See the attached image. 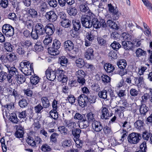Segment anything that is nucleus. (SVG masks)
Instances as JSON below:
<instances>
[{"label":"nucleus","instance_id":"nucleus-60","mask_svg":"<svg viewBox=\"0 0 152 152\" xmlns=\"http://www.w3.org/2000/svg\"><path fill=\"white\" fill-rule=\"evenodd\" d=\"M33 43L30 40H26L22 42V45L27 48L32 46Z\"/></svg>","mask_w":152,"mask_h":152},{"label":"nucleus","instance_id":"nucleus-37","mask_svg":"<svg viewBox=\"0 0 152 152\" xmlns=\"http://www.w3.org/2000/svg\"><path fill=\"white\" fill-rule=\"evenodd\" d=\"M27 143L32 147L36 146V142L33 137L29 136L26 140Z\"/></svg>","mask_w":152,"mask_h":152},{"label":"nucleus","instance_id":"nucleus-39","mask_svg":"<svg viewBox=\"0 0 152 152\" xmlns=\"http://www.w3.org/2000/svg\"><path fill=\"white\" fill-rule=\"evenodd\" d=\"M58 78V81L61 82L62 83H66L67 80V76L63 74L61 75H58L56 76ZM66 83H65V84Z\"/></svg>","mask_w":152,"mask_h":152},{"label":"nucleus","instance_id":"nucleus-42","mask_svg":"<svg viewBox=\"0 0 152 152\" xmlns=\"http://www.w3.org/2000/svg\"><path fill=\"white\" fill-rule=\"evenodd\" d=\"M95 33H96V31H92L90 33H88L86 36L87 39L90 41L94 40L95 36L94 34Z\"/></svg>","mask_w":152,"mask_h":152},{"label":"nucleus","instance_id":"nucleus-27","mask_svg":"<svg viewBox=\"0 0 152 152\" xmlns=\"http://www.w3.org/2000/svg\"><path fill=\"white\" fill-rule=\"evenodd\" d=\"M68 61V59L64 56L59 57L58 58V63L61 66H66Z\"/></svg>","mask_w":152,"mask_h":152},{"label":"nucleus","instance_id":"nucleus-56","mask_svg":"<svg viewBox=\"0 0 152 152\" xmlns=\"http://www.w3.org/2000/svg\"><path fill=\"white\" fill-rule=\"evenodd\" d=\"M53 38L50 36L47 35L43 41L44 44L45 45H48L52 41Z\"/></svg>","mask_w":152,"mask_h":152},{"label":"nucleus","instance_id":"nucleus-22","mask_svg":"<svg viewBox=\"0 0 152 152\" xmlns=\"http://www.w3.org/2000/svg\"><path fill=\"white\" fill-rule=\"evenodd\" d=\"M64 122L65 126L68 129H73L76 125L75 123L71 120H65Z\"/></svg>","mask_w":152,"mask_h":152},{"label":"nucleus","instance_id":"nucleus-40","mask_svg":"<svg viewBox=\"0 0 152 152\" xmlns=\"http://www.w3.org/2000/svg\"><path fill=\"white\" fill-rule=\"evenodd\" d=\"M10 119L12 122L15 124H17L19 122V120L15 113H12L11 114Z\"/></svg>","mask_w":152,"mask_h":152},{"label":"nucleus","instance_id":"nucleus-46","mask_svg":"<svg viewBox=\"0 0 152 152\" xmlns=\"http://www.w3.org/2000/svg\"><path fill=\"white\" fill-rule=\"evenodd\" d=\"M86 118L85 114H81L79 113H76L74 116V118L75 120L82 121Z\"/></svg>","mask_w":152,"mask_h":152},{"label":"nucleus","instance_id":"nucleus-20","mask_svg":"<svg viewBox=\"0 0 152 152\" xmlns=\"http://www.w3.org/2000/svg\"><path fill=\"white\" fill-rule=\"evenodd\" d=\"M35 31L39 35H43L45 33V28L43 25L40 23H38L35 26Z\"/></svg>","mask_w":152,"mask_h":152},{"label":"nucleus","instance_id":"nucleus-57","mask_svg":"<svg viewBox=\"0 0 152 152\" xmlns=\"http://www.w3.org/2000/svg\"><path fill=\"white\" fill-rule=\"evenodd\" d=\"M121 37L123 39L127 40L126 41L130 40L132 37L131 35H130L129 34L126 32L122 33L121 34Z\"/></svg>","mask_w":152,"mask_h":152},{"label":"nucleus","instance_id":"nucleus-4","mask_svg":"<svg viewBox=\"0 0 152 152\" xmlns=\"http://www.w3.org/2000/svg\"><path fill=\"white\" fill-rule=\"evenodd\" d=\"M141 139V134L135 132L130 134L127 138L128 141L130 143L133 144H137Z\"/></svg>","mask_w":152,"mask_h":152},{"label":"nucleus","instance_id":"nucleus-41","mask_svg":"<svg viewBox=\"0 0 152 152\" xmlns=\"http://www.w3.org/2000/svg\"><path fill=\"white\" fill-rule=\"evenodd\" d=\"M39 81V77L36 75H32L30 78V82L33 85H36Z\"/></svg>","mask_w":152,"mask_h":152},{"label":"nucleus","instance_id":"nucleus-1","mask_svg":"<svg viewBox=\"0 0 152 152\" xmlns=\"http://www.w3.org/2000/svg\"><path fill=\"white\" fill-rule=\"evenodd\" d=\"M19 69L27 76L31 75V73L34 72L32 63L29 61H24L21 62L18 66Z\"/></svg>","mask_w":152,"mask_h":152},{"label":"nucleus","instance_id":"nucleus-43","mask_svg":"<svg viewBox=\"0 0 152 152\" xmlns=\"http://www.w3.org/2000/svg\"><path fill=\"white\" fill-rule=\"evenodd\" d=\"M57 111V110H52L50 112V115L51 118L54 120L57 119L58 117V115Z\"/></svg>","mask_w":152,"mask_h":152},{"label":"nucleus","instance_id":"nucleus-30","mask_svg":"<svg viewBox=\"0 0 152 152\" xmlns=\"http://www.w3.org/2000/svg\"><path fill=\"white\" fill-rule=\"evenodd\" d=\"M41 100L42 104V106L44 108H47L49 106L50 103L47 97H42Z\"/></svg>","mask_w":152,"mask_h":152},{"label":"nucleus","instance_id":"nucleus-58","mask_svg":"<svg viewBox=\"0 0 152 152\" xmlns=\"http://www.w3.org/2000/svg\"><path fill=\"white\" fill-rule=\"evenodd\" d=\"M44 108L40 104H39L34 107L35 112L37 113H40L42 112V110Z\"/></svg>","mask_w":152,"mask_h":152},{"label":"nucleus","instance_id":"nucleus-51","mask_svg":"<svg viewBox=\"0 0 152 152\" xmlns=\"http://www.w3.org/2000/svg\"><path fill=\"white\" fill-rule=\"evenodd\" d=\"M41 43L40 42H37L34 46V49L37 52H39L42 50L43 47Z\"/></svg>","mask_w":152,"mask_h":152},{"label":"nucleus","instance_id":"nucleus-45","mask_svg":"<svg viewBox=\"0 0 152 152\" xmlns=\"http://www.w3.org/2000/svg\"><path fill=\"white\" fill-rule=\"evenodd\" d=\"M4 46L6 50L8 52H11L12 51L13 46L9 42L4 43Z\"/></svg>","mask_w":152,"mask_h":152},{"label":"nucleus","instance_id":"nucleus-49","mask_svg":"<svg viewBox=\"0 0 152 152\" xmlns=\"http://www.w3.org/2000/svg\"><path fill=\"white\" fill-rule=\"evenodd\" d=\"M62 146L64 148L70 147L72 145V142L70 140L65 139L61 142Z\"/></svg>","mask_w":152,"mask_h":152},{"label":"nucleus","instance_id":"nucleus-63","mask_svg":"<svg viewBox=\"0 0 152 152\" xmlns=\"http://www.w3.org/2000/svg\"><path fill=\"white\" fill-rule=\"evenodd\" d=\"M28 13L31 15L32 17H36L37 15V12L36 11L33 9H30L28 11Z\"/></svg>","mask_w":152,"mask_h":152},{"label":"nucleus","instance_id":"nucleus-52","mask_svg":"<svg viewBox=\"0 0 152 152\" xmlns=\"http://www.w3.org/2000/svg\"><path fill=\"white\" fill-rule=\"evenodd\" d=\"M23 130L18 129L15 133V136L18 138H22L23 137Z\"/></svg>","mask_w":152,"mask_h":152},{"label":"nucleus","instance_id":"nucleus-32","mask_svg":"<svg viewBox=\"0 0 152 152\" xmlns=\"http://www.w3.org/2000/svg\"><path fill=\"white\" fill-rule=\"evenodd\" d=\"M75 63L76 66L80 68H82L85 65L84 60L80 58L77 59L75 61Z\"/></svg>","mask_w":152,"mask_h":152},{"label":"nucleus","instance_id":"nucleus-34","mask_svg":"<svg viewBox=\"0 0 152 152\" xmlns=\"http://www.w3.org/2000/svg\"><path fill=\"white\" fill-rule=\"evenodd\" d=\"M67 12L68 14L71 16L75 15L77 12V10L75 7H70L67 10Z\"/></svg>","mask_w":152,"mask_h":152},{"label":"nucleus","instance_id":"nucleus-25","mask_svg":"<svg viewBox=\"0 0 152 152\" xmlns=\"http://www.w3.org/2000/svg\"><path fill=\"white\" fill-rule=\"evenodd\" d=\"M23 23L28 29L32 28L34 26V22L33 21L30 19L24 20L23 21Z\"/></svg>","mask_w":152,"mask_h":152},{"label":"nucleus","instance_id":"nucleus-13","mask_svg":"<svg viewBox=\"0 0 152 152\" xmlns=\"http://www.w3.org/2000/svg\"><path fill=\"white\" fill-rule=\"evenodd\" d=\"M119 125L123 129V132H126V130L131 128L130 123L123 120H122L119 122Z\"/></svg>","mask_w":152,"mask_h":152},{"label":"nucleus","instance_id":"nucleus-11","mask_svg":"<svg viewBox=\"0 0 152 152\" xmlns=\"http://www.w3.org/2000/svg\"><path fill=\"white\" fill-rule=\"evenodd\" d=\"M45 16L46 18L51 22L55 21L57 18L56 15L53 11H52L47 12Z\"/></svg>","mask_w":152,"mask_h":152},{"label":"nucleus","instance_id":"nucleus-3","mask_svg":"<svg viewBox=\"0 0 152 152\" xmlns=\"http://www.w3.org/2000/svg\"><path fill=\"white\" fill-rule=\"evenodd\" d=\"M127 62L124 59H121L117 62V65L120 68L119 74L121 76H123L127 74V69H125L127 65Z\"/></svg>","mask_w":152,"mask_h":152},{"label":"nucleus","instance_id":"nucleus-9","mask_svg":"<svg viewBox=\"0 0 152 152\" xmlns=\"http://www.w3.org/2000/svg\"><path fill=\"white\" fill-rule=\"evenodd\" d=\"M47 79L50 81H53L56 78L55 70H53L50 68H48L45 72Z\"/></svg>","mask_w":152,"mask_h":152},{"label":"nucleus","instance_id":"nucleus-19","mask_svg":"<svg viewBox=\"0 0 152 152\" xmlns=\"http://www.w3.org/2000/svg\"><path fill=\"white\" fill-rule=\"evenodd\" d=\"M9 80L10 82V80L12 81L13 79V75L17 76L18 74V72L17 69L14 66H12L10 70L8 72Z\"/></svg>","mask_w":152,"mask_h":152},{"label":"nucleus","instance_id":"nucleus-26","mask_svg":"<svg viewBox=\"0 0 152 152\" xmlns=\"http://www.w3.org/2000/svg\"><path fill=\"white\" fill-rule=\"evenodd\" d=\"M105 99H107V100L109 99L110 98H112L114 96L113 92L110 88L108 89V90H105Z\"/></svg>","mask_w":152,"mask_h":152},{"label":"nucleus","instance_id":"nucleus-31","mask_svg":"<svg viewBox=\"0 0 152 152\" xmlns=\"http://www.w3.org/2000/svg\"><path fill=\"white\" fill-rule=\"evenodd\" d=\"M61 26L64 28L69 27L71 25V21L67 19L61 20Z\"/></svg>","mask_w":152,"mask_h":152},{"label":"nucleus","instance_id":"nucleus-17","mask_svg":"<svg viewBox=\"0 0 152 152\" xmlns=\"http://www.w3.org/2000/svg\"><path fill=\"white\" fill-rule=\"evenodd\" d=\"M122 47L126 50H133V43L129 41L124 40L122 42Z\"/></svg>","mask_w":152,"mask_h":152},{"label":"nucleus","instance_id":"nucleus-24","mask_svg":"<svg viewBox=\"0 0 152 152\" xmlns=\"http://www.w3.org/2000/svg\"><path fill=\"white\" fill-rule=\"evenodd\" d=\"M112 15V18L114 20H117L120 16L118 9L114 8L109 11Z\"/></svg>","mask_w":152,"mask_h":152},{"label":"nucleus","instance_id":"nucleus-33","mask_svg":"<svg viewBox=\"0 0 152 152\" xmlns=\"http://www.w3.org/2000/svg\"><path fill=\"white\" fill-rule=\"evenodd\" d=\"M105 71L107 73H111L113 72L115 69V67L113 65L110 63H105Z\"/></svg>","mask_w":152,"mask_h":152},{"label":"nucleus","instance_id":"nucleus-8","mask_svg":"<svg viewBox=\"0 0 152 152\" xmlns=\"http://www.w3.org/2000/svg\"><path fill=\"white\" fill-rule=\"evenodd\" d=\"M80 11L83 13H84L85 15L94 16V14L89 9L87 4H81L79 7Z\"/></svg>","mask_w":152,"mask_h":152},{"label":"nucleus","instance_id":"nucleus-64","mask_svg":"<svg viewBox=\"0 0 152 152\" xmlns=\"http://www.w3.org/2000/svg\"><path fill=\"white\" fill-rule=\"evenodd\" d=\"M58 135V133H54L51 135L50 139L51 141L54 143H55L57 141V137Z\"/></svg>","mask_w":152,"mask_h":152},{"label":"nucleus","instance_id":"nucleus-61","mask_svg":"<svg viewBox=\"0 0 152 152\" xmlns=\"http://www.w3.org/2000/svg\"><path fill=\"white\" fill-rule=\"evenodd\" d=\"M87 97L88 98L87 102H89L90 103H93L95 102L96 98L95 96L88 95Z\"/></svg>","mask_w":152,"mask_h":152},{"label":"nucleus","instance_id":"nucleus-10","mask_svg":"<svg viewBox=\"0 0 152 152\" xmlns=\"http://www.w3.org/2000/svg\"><path fill=\"white\" fill-rule=\"evenodd\" d=\"M93 17L92 19L91 27L93 26L96 29L99 28L101 26L104 27V21L103 22V20H102V22H101V20L99 21L98 19L95 18V15Z\"/></svg>","mask_w":152,"mask_h":152},{"label":"nucleus","instance_id":"nucleus-28","mask_svg":"<svg viewBox=\"0 0 152 152\" xmlns=\"http://www.w3.org/2000/svg\"><path fill=\"white\" fill-rule=\"evenodd\" d=\"M148 108L144 104H141L140 107V112L141 114L145 115L148 110Z\"/></svg>","mask_w":152,"mask_h":152},{"label":"nucleus","instance_id":"nucleus-36","mask_svg":"<svg viewBox=\"0 0 152 152\" xmlns=\"http://www.w3.org/2000/svg\"><path fill=\"white\" fill-rule=\"evenodd\" d=\"M135 53L136 56L138 57L144 56L146 55V52L140 48H138L136 50Z\"/></svg>","mask_w":152,"mask_h":152},{"label":"nucleus","instance_id":"nucleus-16","mask_svg":"<svg viewBox=\"0 0 152 152\" xmlns=\"http://www.w3.org/2000/svg\"><path fill=\"white\" fill-rule=\"evenodd\" d=\"M64 49L67 52H70L74 47L72 42L70 40L65 41L64 43Z\"/></svg>","mask_w":152,"mask_h":152},{"label":"nucleus","instance_id":"nucleus-23","mask_svg":"<svg viewBox=\"0 0 152 152\" xmlns=\"http://www.w3.org/2000/svg\"><path fill=\"white\" fill-rule=\"evenodd\" d=\"M9 75L7 72L4 71L0 72V82H2L4 80L7 79V81L9 83H11L12 80H10V82L9 79Z\"/></svg>","mask_w":152,"mask_h":152},{"label":"nucleus","instance_id":"nucleus-53","mask_svg":"<svg viewBox=\"0 0 152 152\" xmlns=\"http://www.w3.org/2000/svg\"><path fill=\"white\" fill-rule=\"evenodd\" d=\"M94 115L92 112H90L87 114L86 117L87 118V120L88 122L94 121Z\"/></svg>","mask_w":152,"mask_h":152},{"label":"nucleus","instance_id":"nucleus-21","mask_svg":"<svg viewBox=\"0 0 152 152\" xmlns=\"http://www.w3.org/2000/svg\"><path fill=\"white\" fill-rule=\"evenodd\" d=\"M92 125L93 129L96 132L100 131L102 128V126L100 123L96 121H93Z\"/></svg>","mask_w":152,"mask_h":152},{"label":"nucleus","instance_id":"nucleus-29","mask_svg":"<svg viewBox=\"0 0 152 152\" xmlns=\"http://www.w3.org/2000/svg\"><path fill=\"white\" fill-rule=\"evenodd\" d=\"M144 122L141 120H137L134 124V127L137 129L141 130L143 128Z\"/></svg>","mask_w":152,"mask_h":152},{"label":"nucleus","instance_id":"nucleus-62","mask_svg":"<svg viewBox=\"0 0 152 152\" xmlns=\"http://www.w3.org/2000/svg\"><path fill=\"white\" fill-rule=\"evenodd\" d=\"M4 108H6L8 110H13L14 108V104L12 102H11L3 106Z\"/></svg>","mask_w":152,"mask_h":152},{"label":"nucleus","instance_id":"nucleus-55","mask_svg":"<svg viewBox=\"0 0 152 152\" xmlns=\"http://www.w3.org/2000/svg\"><path fill=\"white\" fill-rule=\"evenodd\" d=\"M111 47L112 48L116 50H118L121 47L120 44L117 41H114L111 45Z\"/></svg>","mask_w":152,"mask_h":152},{"label":"nucleus","instance_id":"nucleus-50","mask_svg":"<svg viewBox=\"0 0 152 152\" xmlns=\"http://www.w3.org/2000/svg\"><path fill=\"white\" fill-rule=\"evenodd\" d=\"M81 132V130L79 129H76L73 131L72 133L73 136H74V138H79Z\"/></svg>","mask_w":152,"mask_h":152},{"label":"nucleus","instance_id":"nucleus-2","mask_svg":"<svg viewBox=\"0 0 152 152\" xmlns=\"http://www.w3.org/2000/svg\"><path fill=\"white\" fill-rule=\"evenodd\" d=\"M61 43L58 39H55L53 40L52 47L48 48L49 53L52 55L56 56L59 53L58 49L60 48Z\"/></svg>","mask_w":152,"mask_h":152},{"label":"nucleus","instance_id":"nucleus-18","mask_svg":"<svg viewBox=\"0 0 152 152\" xmlns=\"http://www.w3.org/2000/svg\"><path fill=\"white\" fill-rule=\"evenodd\" d=\"M94 52L92 48H88L85 53V57L88 60L93 59L94 58Z\"/></svg>","mask_w":152,"mask_h":152},{"label":"nucleus","instance_id":"nucleus-12","mask_svg":"<svg viewBox=\"0 0 152 152\" xmlns=\"http://www.w3.org/2000/svg\"><path fill=\"white\" fill-rule=\"evenodd\" d=\"M78 101L79 105L82 107H84L87 105L88 98L85 95L81 94L78 97Z\"/></svg>","mask_w":152,"mask_h":152},{"label":"nucleus","instance_id":"nucleus-44","mask_svg":"<svg viewBox=\"0 0 152 152\" xmlns=\"http://www.w3.org/2000/svg\"><path fill=\"white\" fill-rule=\"evenodd\" d=\"M16 56L14 53L8 54L6 56V58L10 62H12L16 59Z\"/></svg>","mask_w":152,"mask_h":152},{"label":"nucleus","instance_id":"nucleus-48","mask_svg":"<svg viewBox=\"0 0 152 152\" xmlns=\"http://www.w3.org/2000/svg\"><path fill=\"white\" fill-rule=\"evenodd\" d=\"M74 140L76 143V146L77 148H80L83 146V142L78 138H74Z\"/></svg>","mask_w":152,"mask_h":152},{"label":"nucleus","instance_id":"nucleus-5","mask_svg":"<svg viewBox=\"0 0 152 152\" xmlns=\"http://www.w3.org/2000/svg\"><path fill=\"white\" fill-rule=\"evenodd\" d=\"M94 16L89 15V16L84 15L81 18V21L83 26L86 28H90L91 27L92 19Z\"/></svg>","mask_w":152,"mask_h":152},{"label":"nucleus","instance_id":"nucleus-38","mask_svg":"<svg viewBox=\"0 0 152 152\" xmlns=\"http://www.w3.org/2000/svg\"><path fill=\"white\" fill-rule=\"evenodd\" d=\"M72 23L74 29L75 31H78L81 27V24L78 20H73Z\"/></svg>","mask_w":152,"mask_h":152},{"label":"nucleus","instance_id":"nucleus-15","mask_svg":"<svg viewBox=\"0 0 152 152\" xmlns=\"http://www.w3.org/2000/svg\"><path fill=\"white\" fill-rule=\"evenodd\" d=\"M48 9L47 4L46 2L41 0L39 2V6L38 7V10L39 12H45Z\"/></svg>","mask_w":152,"mask_h":152},{"label":"nucleus","instance_id":"nucleus-59","mask_svg":"<svg viewBox=\"0 0 152 152\" xmlns=\"http://www.w3.org/2000/svg\"><path fill=\"white\" fill-rule=\"evenodd\" d=\"M28 102L25 99H23L19 102V104L21 107L25 108L27 106Z\"/></svg>","mask_w":152,"mask_h":152},{"label":"nucleus","instance_id":"nucleus-35","mask_svg":"<svg viewBox=\"0 0 152 152\" xmlns=\"http://www.w3.org/2000/svg\"><path fill=\"white\" fill-rule=\"evenodd\" d=\"M89 125V122L87 121L86 118L84 119L82 121L81 123L79 124V127L81 129L86 128L88 127Z\"/></svg>","mask_w":152,"mask_h":152},{"label":"nucleus","instance_id":"nucleus-14","mask_svg":"<svg viewBox=\"0 0 152 152\" xmlns=\"http://www.w3.org/2000/svg\"><path fill=\"white\" fill-rule=\"evenodd\" d=\"M44 28L45 32L49 36L52 35L55 30V27L52 23L48 24Z\"/></svg>","mask_w":152,"mask_h":152},{"label":"nucleus","instance_id":"nucleus-6","mask_svg":"<svg viewBox=\"0 0 152 152\" xmlns=\"http://www.w3.org/2000/svg\"><path fill=\"white\" fill-rule=\"evenodd\" d=\"M3 32L8 37L12 36L14 33V29L13 27L10 24H5L2 28Z\"/></svg>","mask_w":152,"mask_h":152},{"label":"nucleus","instance_id":"nucleus-7","mask_svg":"<svg viewBox=\"0 0 152 152\" xmlns=\"http://www.w3.org/2000/svg\"><path fill=\"white\" fill-rule=\"evenodd\" d=\"M75 75L78 83L82 86L86 84V80L84 78L86 75L83 71L80 69L78 70L76 72Z\"/></svg>","mask_w":152,"mask_h":152},{"label":"nucleus","instance_id":"nucleus-47","mask_svg":"<svg viewBox=\"0 0 152 152\" xmlns=\"http://www.w3.org/2000/svg\"><path fill=\"white\" fill-rule=\"evenodd\" d=\"M17 76V81L18 84H22L25 82L26 78L24 75H18Z\"/></svg>","mask_w":152,"mask_h":152},{"label":"nucleus","instance_id":"nucleus-54","mask_svg":"<svg viewBox=\"0 0 152 152\" xmlns=\"http://www.w3.org/2000/svg\"><path fill=\"white\" fill-rule=\"evenodd\" d=\"M41 149L44 152H48L50 151L51 150V148L48 144H45L42 146Z\"/></svg>","mask_w":152,"mask_h":152}]
</instances>
